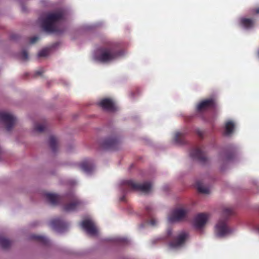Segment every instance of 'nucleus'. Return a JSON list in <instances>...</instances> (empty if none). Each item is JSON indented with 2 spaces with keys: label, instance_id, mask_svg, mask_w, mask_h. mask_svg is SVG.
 I'll return each mask as SVG.
<instances>
[{
  "label": "nucleus",
  "instance_id": "obj_1",
  "mask_svg": "<svg viewBox=\"0 0 259 259\" xmlns=\"http://www.w3.org/2000/svg\"><path fill=\"white\" fill-rule=\"evenodd\" d=\"M122 53L117 44L108 42L98 49L95 59L101 63H108L121 56Z\"/></svg>",
  "mask_w": 259,
  "mask_h": 259
},
{
  "label": "nucleus",
  "instance_id": "obj_2",
  "mask_svg": "<svg viewBox=\"0 0 259 259\" xmlns=\"http://www.w3.org/2000/svg\"><path fill=\"white\" fill-rule=\"evenodd\" d=\"M64 16V13L62 10L48 13L46 18L41 20L42 28L47 32H57L58 28L56 24L62 20Z\"/></svg>",
  "mask_w": 259,
  "mask_h": 259
},
{
  "label": "nucleus",
  "instance_id": "obj_3",
  "mask_svg": "<svg viewBox=\"0 0 259 259\" xmlns=\"http://www.w3.org/2000/svg\"><path fill=\"white\" fill-rule=\"evenodd\" d=\"M232 211H223L221 217L214 226V234L219 238L226 237L232 233L229 228L227 221L232 215Z\"/></svg>",
  "mask_w": 259,
  "mask_h": 259
},
{
  "label": "nucleus",
  "instance_id": "obj_4",
  "mask_svg": "<svg viewBox=\"0 0 259 259\" xmlns=\"http://www.w3.org/2000/svg\"><path fill=\"white\" fill-rule=\"evenodd\" d=\"M211 218L208 212H201L197 213L192 219L191 224L194 229L202 233Z\"/></svg>",
  "mask_w": 259,
  "mask_h": 259
},
{
  "label": "nucleus",
  "instance_id": "obj_5",
  "mask_svg": "<svg viewBox=\"0 0 259 259\" xmlns=\"http://www.w3.org/2000/svg\"><path fill=\"white\" fill-rule=\"evenodd\" d=\"M82 229L90 236H96L99 234V229L95 222L90 217L85 218L80 223Z\"/></svg>",
  "mask_w": 259,
  "mask_h": 259
},
{
  "label": "nucleus",
  "instance_id": "obj_6",
  "mask_svg": "<svg viewBox=\"0 0 259 259\" xmlns=\"http://www.w3.org/2000/svg\"><path fill=\"white\" fill-rule=\"evenodd\" d=\"M123 184L132 190L141 191L147 193L150 191L152 188V184L149 182L143 184L135 182L133 180H126L123 182Z\"/></svg>",
  "mask_w": 259,
  "mask_h": 259
},
{
  "label": "nucleus",
  "instance_id": "obj_7",
  "mask_svg": "<svg viewBox=\"0 0 259 259\" xmlns=\"http://www.w3.org/2000/svg\"><path fill=\"white\" fill-rule=\"evenodd\" d=\"M189 237L188 233L186 231L179 233L174 238V240L169 243V247L171 249H177L183 246Z\"/></svg>",
  "mask_w": 259,
  "mask_h": 259
},
{
  "label": "nucleus",
  "instance_id": "obj_8",
  "mask_svg": "<svg viewBox=\"0 0 259 259\" xmlns=\"http://www.w3.org/2000/svg\"><path fill=\"white\" fill-rule=\"evenodd\" d=\"M167 220L170 223H177L189 220L188 211H171Z\"/></svg>",
  "mask_w": 259,
  "mask_h": 259
},
{
  "label": "nucleus",
  "instance_id": "obj_9",
  "mask_svg": "<svg viewBox=\"0 0 259 259\" xmlns=\"http://www.w3.org/2000/svg\"><path fill=\"white\" fill-rule=\"evenodd\" d=\"M0 120L5 124L7 131L11 130L16 121V118L13 115L1 111Z\"/></svg>",
  "mask_w": 259,
  "mask_h": 259
},
{
  "label": "nucleus",
  "instance_id": "obj_10",
  "mask_svg": "<svg viewBox=\"0 0 259 259\" xmlns=\"http://www.w3.org/2000/svg\"><path fill=\"white\" fill-rule=\"evenodd\" d=\"M50 225L54 230L59 233L64 232L69 226L67 222L59 218L52 220L50 223Z\"/></svg>",
  "mask_w": 259,
  "mask_h": 259
},
{
  "label": "nucleus",
  "instance_id": "obj_11",
  "mask_svg": "<svg viewBox=\"0 0 259 259\" xmlns=\"http://www.w3.org/2000/svg\"><path fill=\"white\" fill-rule=\"evenodd\" d=\"M215 106V100L213 98H209L200 102L197 105L196 110L198 112H201L209 109H213Z\"/></svg>",
  "mask_w": 259,
  "mask_h": 259
},
{
  "label": "nucleus",
  "instance_id": "obj_12",
  "mask_svg": "<svg viewBox=\"0 0 259 259\" xmlns=\"http://www.w3.org/2000/svg\"><path fill=\"white\" fill-rule=\"evenodd\" d=\"M120 145V141L116 137H111L105 139L102 143L103 148L108 150H116Z\"/></svg>",
  "mask_w": 259,
  "mask_h": 259
},
{
  "label": "nucleus",
  "instance_id": "obj_13",
  "mask_svg": "<svg viewBox=\"0 0 259 259\" xmlns=\"http://www.w3.org/2000/svg\"><path fill=\"white\" fill-rule=\"evenodd\" d=\"M190 155L192 158L198 160L202 163H204L207 161V158L205 153L199 147L193 148L191 150Z\"/></svg>",
  "mask_w": 259,
  "mask_h": 259
},
{
  "label": "nucleus",
  "instance_id": "obj_14",
  "mask_svg": "<svg viewBox=\"0 0 259 259\" xmlns=\"http://www.w3.org/2000/svg\"><path fill=\"white\" fill-rule=\"evenodd\" d=\"M99 105L102 109L106 111L112 112L116 110V106L114 102L109 98H105L101 100Z\"/></svg>",
  "mask_w": 259,
  "mask_h": 259
},
{
  "label": "nucleus",
  "instance_id": "obj_15",
  "mask_svg": "<svg viewBox=\"0 0 259 259\" xmlns=\"http://www.w3.org/2000/svg\"><path fill=\"white\" fill-rule=\"evenodd\" d=\"M45 197L47 201L53 205L58 204L62 200V197L57 194L47 193Z\"/></svg>",
  "mask_w": 259,
  "mask_h": 259
},
{
  "label": "nucleus",
  "instance_id": "obj_16",
  "mask_svg": "<svg viewBox=\"0 0 259 259\" xmlns=\"http://www.w3.org/2000/svg\"><path fill=\"white\" fill-rule=\"evenodd\" d=\"M145 222L146 224L151 227L156 226L158 224L157 220L155 218L154 215L150 212L147 213Z\"/></svg>",
  "mask_w": 259,
  "mask_h": 259
},
{
  "label": "nucleus",
  "instance_id": "obj_17",
  "mask_svg": "<svg viewBox=\"0 0 259 259\" xmlns=\"http://www.w3.org/2000/svg\"><path fill=\"white\" fill-rule=\"evenodd\" d=\"M80 167L83 171L89 173L93 170L94 166L91 161L86 160L80 164Z\"/></svg>",
  "mask_w": 259,
  "mask_h": 259
},
{
  "label": "nucleus",
  "instance_id": "obj_18",
  "mask_svg": "<svg viewBox=\"0 0 259 259\" xmlns=\"http://www.w3.org/2000/svg\"><path fill=\"white\" fill-rule=\"evenodd\" d=\"M254 21L250 18H242L240 19V24L246 29H249L253 26Z\"/></svg>",
  "mask_w": 259,
  "mask_h": 259
},
{
  "label": "nucleus",
  "instance_id": "obj_19",
  "mask_svg": "<svg viewBox=\"0 0 259 259\" xmlns=\"http://www.w3.org/2000/svg\"><path fill=\"white\" fill-rule=\"evenodd\" d=\"M225 131L224 135L229 136L232 134L235 128V124L232 121H228L225 124Z\"/></svg>",
  "mask_w": 259,
  "mask_h": 259
},
{
  "label": "nucleus",
  "instance_id": "obj_20",
  "mask_svg": "<svg viewBox=\"0 0 259 259\" xmlns=\"http://www.w3.org/2000/svg\"><path fill=\"white\" fill-rule=\"evenodd\" d=\"M235 156L234 152H225L220 154V158L224 161H229L233 159Z\"/></svg>",
  "mask_w": 259,
  "mask_h": 259
},
{
  "label": "nucleus",
  "instance_id": "obj_21",
  "mask_svg": "<svg viewBox=\"0 0 259 259\" xmlns=\"http://www.w3.org/2000/svg\"><path fill=\"white\" fill-rule=\"evenodd\" d=\"M57 140L56 138L53 136H51L49 138V145L53 152H55L57 149Z\"/></svg>",
  "mask_w": 259,
  "mask_h": 259
},
{
  "label": "nucleus",
  "instance_id": "obj_22",
  "mask_svg": "<svg viewBox=\"0 0 259 259\" xmlns=\"http://www.w3.org/2000/svg\"><path fill=\"white\" fill-rule=\"evenodd\" d=\"M175 141L180 144H184L186 143L185 139V134L183 133L178 132L175 134Z\"/></svg>",
  "mask_w": 259,
  "mask_h": 259
},
{
  "label": "nucleus",
  "instance_id": "obj_23",
  "mask_svg": "<svg viewBox=\"0 0 259 259\" xmlns=\"http://www.w3.org/2000/svg\"><path fill=\"white\" fill-rule=\"evenodd\" d=\"M196 187L199 192L205 194L209 193V189L207 187L203 186L199 181L196 183Z\"/></svg>",
  "mask_w": 259,
  "mask_h": 259
},
{
  "label": "nucleus",
  "instance_id": "obj_24",
  "mask_svg": "<svg viewBox=\"0 0 259 259\" xmlns=\"http://www.w3.org/2000/svg\"><path fill=\"white\" fill-rule=\"evenodd\" d=\"M11 244V241L3 237H0V247L3 248H7Z\"/></svg>",
  "mask_w": 259,
  "mask_h": 259
},
{
  "label": "nucleus",
  "instance_id": "obj_25",
  "mask_svg": "<svg viewBox=\"0 0 259 259\" xmlns=\"http://www.w3.org/2000/svg\"><path fill=\"white\" fill-rule=\"evenodd\" d=\"M32 238L35 239L37 240L41 243L47 244L49 242V240L47 238L43 236L40 235H33L32 236Z\"/></svg>",
  "mask_w": 259,
  "mask_h": 259
},
{
  "label": "nucleus",
  "instance_id": "obj_26",
  "mask_svg": "<svg viewBox=\"0 0 259 259\" xmlns=\"http://www.w3.org/2000/svg\"><path fill=\"white\" fill-rule=\"evenodd\" d=\"M46 128V124L45 123H36L34 125V130L38 133H42Z\"/></svg>",
  "mask_w": 259,
  "mask_h": 259
},
{
  "label": "nucleus",
  "instance_id": "obj_27",
  "mask_svg": "<svg viewBox=\"0 0 259 259\" xmlns=\"http://www.w3.org/2000/svg\"><path fill=\"white\" fill-rule=\"evenodd\" d=\"M114 241L119 243H123V244H126L128 240L124 237H117L114 239Z\"/></svg>",
  "mask_w": 259,
  "mask_h": 259
},
{
  "label": "nucleus",
  "instance_id": "obj_28",
  "mask_svg": "<svg viewBox=\"0 0 259 259\" xmlns=\"http://www.w3.org/2000/svg\"><path fill=\"white\" fill-rule=\"evenodd\" d=\"M20 57L24 61L27 60L28 59V54L26 50H23L20 53Z\"/></svg>",
  "mask_w": 259,
  "mask_h": 259
},
{
  "label": "nucleus",
  "instance_id": "obj_29",
  "mask_svg": "<svg viewBox=\"0 0 259 259\" xmlns=\"http://www.w3.org/2000/svg\"><path fill=\"white\" fill-rule=\"evenodd\" d=\"M49 54V50L47 49H43L40 51L38 54V57H46Z\"/></svg>",
  "mask_w": 259,
  "mask_h": 259
},
{
  "label": "nucleus",
  "instance_id": "obj_30",
  "mask_svg": "<svg viewBox=\"0 0 259 259\" xmlns=\"http://www.w3.org/2000/svg\"><path fill=\"white\" fill-rule=\"evenodd\" d=\"M172 210H187L185 207L182 205V204H179L175 208H174Z\"/></svg>",
  "mask_w": 259,
  "mask_h": 259
},
{
  "label": "nucleus",
  "instance_id": "obj_31",
  "mask_svg": "<svg viewBox=\"0 0 259 259\" xmlns=\"http://www.w3.org/2000/svg\"><path fill=\"white\" fill-rule=\"evenodd\" d=\"M78 203L79 202L77 201H73L69 204V207L71 209H73Z\"/></svg>",
  "mask_w": 259,
  "mask_h": 259
},
{
  "label": "nucleus",
  "instance_id": "obj_32",
  "mask_svg": "<svg viewBox=\"0 0 259 259\" xmlns=\"http://www.w3.org/2000/svg\"><path fill=\"white\" fill-rule=\"evenodd\" d=\"M196 134L198 135V136L201 138H203L204 136V132L203 131L198 129L196 131Z\"/></svg>",
  "mask_w": 259,
  "mask_h": 259
},
{
  "label": "nucleus",
  "instance_id": "obj_33",
  "mask_svg": "<svg viewBox=\"0 0 259 259\" xmlns=\"http://www.w3.org/2000/svg\"><path fill=\"white\" fill-rule=\"evenodd\" d=\"M39 39V37L37 36H34L30 38V42L31 44L35 43Z\"/></svg>",
  "mask_w": 259,
  "mask_h": 259
},
{
  "label": "nucleus",
  "instance_id": "obj_34",
  "mask_svg": "<svg viewBox=\"0 0 259 259\" xmlns=\"http://www.w3.org/2000/svg\"><path fill=\"white\" fill-rule=\"evenodd\" d=\"M44 72V70L42 69H41L39 70H37L35 72L34 76H37L38 75H41Z\"/></svg>",
  "mask_w": 259,
  "mask_h": 259
},
{
  "label": "nucleus",
  "instance_id": "obj_35",
  "mask_svg": "<svg viewBox=\"0 0 259 259\" xmlns=\"http://www.w3.org/2000/svg\"><path fill=\"white\" fill-rule=\"evenodd\" d=\"M252 12L256 14H259V7L254 8L252 10Z\"/></svg>",
  "mask_w": 259,
  "mask_h": 259
},
{
  "label": "nucleus",
  "instance_id": "obj_36",
  "mask_svg": "<svg viewBox=\"0 0 259 259\" xmlns=\"http://www.w3.org/2000/svg\"><path fill=\"white\" fill-rule=\"evenodd\" d=\"M167 234L168 236H171L172 234V230L170 229H169L167 231Z\"/></svg>",
  "mask_w": 259,
  "mask_h": 259
},
{
  "label": "nucleus",
  "instance_id": "obj_37",
  "mask_svg": "<svg viewBox=\"0 0 259 259\" xmlns=\"http://www.w3.org/2000/svg\"><path fill=\"white\" fill-rule=\"evenodd\" d=\"M120 200L121 201H125L126 200H125V197L124 196H123L122 197H121L120 198Z\"/></svg>",
  "mask_w": 259,
  "mask_h": 259
},
{
  "label": "nucleus",
  "instance_id": "obj_38",
  "mask_svg": "<svg viewBox=\"0 0 259 259\" xmlns=\"http://www.w3.org/2000/svg\"><path fill=\"white\" fill-rule=\"evenodd\" d=\"M224 210L228 211V210H231L230 209L226 208V209H224Z\"/></svg>",
  "mask_w": 259,
  "mask_h": 259
},
{
  "label": "nucleus",
  "instance_id": "obj_39",
  "mask_svg": "<svg viewBox=\"0 0 259 259\" xmlns=\"http://www.w3.org/2000/svg\"><path fill=\"white\" fill-rule=\"evenodd\" d=\"M258 231L259 232V228H258Z\"/></svg>",
  "mask_w": 259,
  "mask_h": 259
}]
</instances>
